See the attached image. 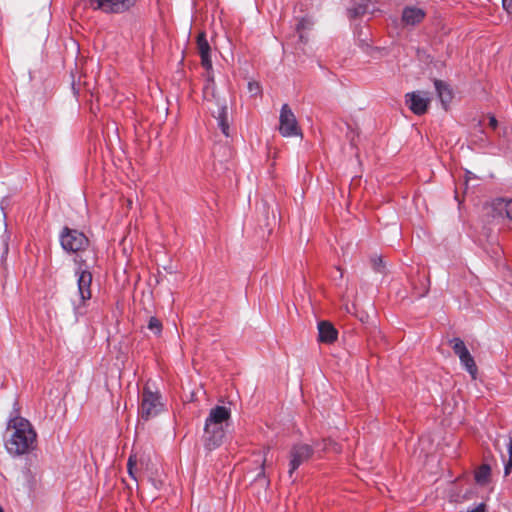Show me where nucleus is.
I'll use <instances>...</instances> for the list:
<instances>
[{"instance_id":"22","label":"nucleus","mask_w":512,"mask_h":512,"mask_svg":"<svg viewBox=\"0 0 512 512\" xmlns=\"http://www.w3.org/2000/svg\"><path fill=\"white\" fill-rule=\"evenodd\" d=\"M200 57H201V64L204 67V69L207 71L212 70L211 54L200 55Z\"/></svg>"},{"instance_id":"29","label":"nucleus","mask_w":512,"mask_h":512,"mask_svg":"<svg viewBox=\"0 0 512 512\" xmlns=\"http://www.w3.org/2000/svg\"><path fill=\"white\" fill-rule=\"evenodd\" d=\"M264 463H265V460L263 461V463L261 465V473H264Z\"/></svg>"},{"instance_id":"28","label":"nucleus","mask_w":512,"mask_h":512,"mask_svg":"<svg viewBox=\"0 0 512 512\" xmlns=\"http://www.w3.org/2000/svg\"><path fill=\"white\" fill-rule=\"evenodd\" d=\"M346 16L350 22H352V8H346Z\"/></svg>"},{"instance_id":"8","label":"nucleus","mask_w":512,"mask_h":512,"mask_svg":"<svg viewBox=\"0 0 512 512\" xmlns=\"http://www.w3.org/2000/svg\"><path fill=\"white\" fill-rule=\"evenodd\" d=\"M279 133L283 137H296L301 135V129L295 114L288 104H283L279 115Z\"/></svg>"},{"instance_id":"20","label":"nucleus","mask_w":512,"mask_h":512,"mask_svg":"<svg viewBox=\"0 0 512 512\" xmlns=\"http://www.w3.org/2000/svg\"><path fill=\"white\" fill-rule=\"evenodd\" d=\"M451 347L454 351V353L459 356L460 354L464 353L466 350H468L464 344V342L460 338H454L450 340Z\"/></svg>"},{"instance_id":"16","label":"nucleus","mask_w":512,"mask_h":512,"mask_svg":"<svg viewBox=\"0 0 512 512\" xmlns=\"http://www.w3.org/2000/svg\"><path fill=\"white\" fill-rule=\"evenodd\" d=\"M458 357L460 359V362L466 368V370L470 373L472 378H476L477 367H476L475 361H474L473 357L471 356L470 352L468 350H466L464 353L460 354Z\"/></svg>"},{"instance_id":"6","label":"nucleus","mask_w":512,"mask_h":512,"mask_svg":"<svg viewBox=\"0 0 512 512\" xmlns=\"http://www.w3.org/2000/svg\"><path fill=\"white\" fill-rule=\"evenodd\" d=\"M61 248L68 254L85 251L90 244L88 237L81 231L64 226L59 233Z\"/></svg>"},{"instance_id":"13","label":"nucleus","mask_w":512,"mask_h":512,"mask_svg":"<svg viewBox=\"0 0 512 512\" xmlns=\"http://www.w3.org/2000/svg\"><path fill=\"white\" fill-rule=\"evenodd\" d=\"M230 416L231 410L229 408L218 405L210 410L205 422H207V426H210V423L224 425L230 419Z\"/></svg>"},{"instance_id":"32","label":"nucleus","mask_w":512,"mask_h":512,"mask_svg":"<svg viewBox=\"0 0 512 512\" xmlns=\"http://www.w3.org/2000/svg\"><path fill=\"white\" fill-rule=\"evenodd\" d=\"M0 512H4L1 506H0Z\"/></svg>"},{"instance_id":"12","label":"nucleus","mask_w":512,"mask_h":512,"mask_svg":"<svg viewBox=\"0 0 512 512\" xmlns=\"http://www.w3.org/2000/svg\"><path fill=\"white\" fill-rule=\"evenodd\" d=\"M425 10L417 6H406L402 11V22L407 26H415L423 21Z\"/></svg>"},{"instance_id":"19","label":"nucleus","mask_w":512,"mask_h":512,"mask_svg":"<svg viewBox=\"0 0 512 512\" xmlns=\"http://www.w3.org/2000/svg\"><path fill=\"white\" fill-rule=\"evenodd\" d=\"M147 328L155 335V336H160L161 333H162V329H163V326H162V323L161 321L155 317V316H151L148 320V323H147Z\"/></svg>"},{"instance_id":"21","label":"nucleus","mask_w":512,"mask_h":512,"mask_svg":"<svg viewBox=\"0 0 512 512\" xmlns=\"http://www.w3.org/2000/svg\"><path fill=\"white\" fill-rule=\"evenodd\" d=\"M507 448H508L509 458H508V461L505 463V468H504V473L506 476L510 474L511 469H512V439L509 440Z\"/></svg>"},{"instance_id":"9","label":"nucleus","mask_w":512,"mask_h":512,"mask_svg":"<svg viewBox=\"0 0 512 512\" xmlns=\"http://www.w3.org/2000/svg\"><path fill=\"white\" fill-rule=\"evenodd\" d=\"M207 426L204 424L203 446L207 452H211L220 447L225 438L224 425L212 424Z\"/></svg>"},{"instance_id":"27","label":"nucleus","mask_w":512,"mask_h":512,"mask_svg":"<svg viewBox=\"0 0 512 512\" xmlns=\"http://www.w3.org/2000/svg\"><path fill=\"white\" fill-rule=\"evenodd\" d=\"M366 11V6H359L358 8H354V15L355 14H361Z\"/></svg>"},{"instance_id":"30","label":"nucleus","mask_w":512,"mask_h":512,"mask_svg":"<svg viewBox=\"0 0 512 512\" xmlns=\"http://www.w3.org/2000/svg\"><path fill=\"white\" fill-rule=\"evenodd\" d=\"M351 187H352V179L349 182V191L351 190Z\"/></svg>"},{"instance_id":"5","label":"nucleus","mask_w":512,"mask_h":512,"mask_svg":"<svg viewBox=\"0 0 512 512\" xmlns=\"http://www.w3.org/2000/svg\"><path fill=\"white\" fill-rule=\"evenodd\" d=\"M75 275L77 276V287H78V295L79 301H73V314L75 317V321L78 322L80 317L84 316L87 312L86 306L87 302L91 299V283H92V274L87 269H81V267L77 268L75 271Z\"/></svg>"},{"instance_id":"24","label":"nucleus","mask_w":512,"mask_h":512,"mask_svg":"<svg viewBox=\"0 0 512 512\" xmlns=\"http://www.w3.org/2000/svg\"><path fill=\"white\" fill-rule=\"evenodd\" d=\"M127 468H128V474L130 475V477L132 479L136 480V476L133 472V461H132L131 457L128 459Z\"/></svg>"},{"instance_id":"11","label":"nucleus","mask_w":512,"mask_h":512,"mask_svg":"<svg viewBox=\"0 0 512 512\" xmlns=\"http://www.w3.org/2000/svg\"><path fill=\"white\" fill-rule=\"evenodd\" d=\"M491 217L494 219L507 218L512 221V199L498 198L491 202Z\"/></svg>"},{"instance_id":"1","label":"nucleus","mask_w":512,"mask_h":512,"mask_svg":"<svg viewBox=\"0 0 512 512\" xmlns=\"http://www.w3.org/2000/svg\"><path fill=\"white\" fill-rule=\"evenodd\" d=\"M9 427L14 431L5 442L8 454L17 457L29 453L36 441V432L31 423L23 417L16 416L9 420Z\"/></svg>"},{"instance_id":"25","label":"nucleus","mask_w":512,"mask_h":512,"mask_svg":"<svg viewBox=\"0 0 512 512\" xmlns=\"http://www.w3.org/2000/svg\"><path fill=\"white\" fill-rule=\"evenodd\" d=\"M502 6L505 11L511 13L512 11V0H502Z\"/></svg>"},{"instance_id":"3","label":"nucleus","mask_w":512,"mask_h":512,"mask_svg":"<svg viewBox=\"0 0 512 512\" xmlns=\"http://www.w3.org/2000/svg\"><path fill=\"white\" fill-rule=\"evenodd\" d=\"M204 97L206 100L210 101L211 99L215 100V104L217 109L212 112L213 117L217 121V126L221 130L222 134L225 137L231 136V116L229 114L227 103L224 99H220L216 97L215 93V82L213 78H208L206 84L203 88Z\"/></svg>"},{"instance_id":"2","label":"nucleus","mask_w":512,"mask_h":512,"mask_svg":"<svg viewBox=\"0 0 512 512\" xmlns=\"http://www.w3.org/2000/svg\"><path fill=\"white\" fill-rule=\"evenodd\" d=\"M315 451H333L340 453L342 450L341 446L332 439H323L320 442H314L313 445L303 443L294 444L289 452L288 474L290 478L302 464L311 459Z\"/></svg>"},{"instance_id":"18","label":"nucleus","mask_w":512,"mask_h":512,"mask_svg":"<svg viewBox=\"0 0 512 512\" xmlns=\"http://www.w3.org/2000/svg\"><path fill=\"white\" fill-rule=\"evenodd\" d=\"M491 469L488 465L484 464L475 472V479L479 484H485L490 477Z\"/></svg>"},{"instance_id":"7","label":"nucleus","mask_w":512,"mask_h":512,"mask_svg":"<svg viewBox=\"0 0 512 512\" xmlns=\"http://www.w3.org/2000/svg\"><path fill=\"white\" fill-rule=\"evenodd\" d=\"M85 5L93 10L107 14H120L128 11L136 0H84Z\"/></svg>"},{"instance_id":"4","label":"nucleus","mask_w":512,"mask_h":512,"mask_svg":"<svg viewBox=\"0 0 512 512\" xmlns=\"http://www.w3.org/2000/svg\"><path fill=\"white\" fill-rule=\"evenodd\" d=\"M151 383H146L141 393L139 415L144 421L158 416L165 409V403L159 390L154 389Z\"/></svg>"},{"instance_id":"17","label":"nucleus","mask_w":512,"mask_h":512,"mask_svg":"<svg viewBox=\"0 0 512 512\" xmlns=\"http://www.w3.org/2000/svg\"><path fill=\"white\" fill-rule=\"evenodd\" d=\"M197 47L200 55L210 54L211 48L207 40L205 32H201L197 36Z\"/></svg>"},{"instance_id":"10","label":"nucleus","mask_w":512,"mask_h":512,"mask_svg":"<svg viewBox=\"0 0 512 512\" xmlns=\"http://www.w3.org/2000/svg\"><path fill=\"white\" fill-rule=\"evenodd\" d=\"M405 98L407 106L414 114L423 115L426 113L430 104V98L427 93L421 91L411 92L407 93Z\"/></svg>"},{"instance_id":"14","label":"nucleus","mask_w":512,"mask_h":512,"mask_svg":"<svg viewBox=\"0 0 512 512\" xmlns=\"http://www.w3.org/2000/svg\"><path fill=\"white\" fill-rule=\"evenodd\" d=\"M318 340L323 343H332L337 339V330L328 321H320L317 325Z\"/></svg>"},{"instance_id":"15","label":"nucleus","mask_w":512,"mask_h":512,"mask_svg":"<svg viewBox=\"0 0 512 512\" xmlns=\"http://www.w3.org/2000/svg\"><path fill=\"white\" fill-rule=\"evenodd\" d=\"M434 84H435L436 91L438 93V97H439L443 107L446 109L448 104L452 100V91L447 84H445L444 82H442L440 80H436Z\"/></svg>"},{"instance_id":"23","label":"nucleus","mask_w":512,"mask_h":512,"mask_svg":"<svg viewBox=\"0 0 512 512\" xmlns=\"http://www.w3.org/2000/svg\"><path fill=\"white\" fill-rule=\"evenodd\" d=\"M248 91L250 92L251 95L255 96L257 94L260 93L261 89H260V85L258 82H254V81H251V82H248Z\"/></svg>"},{"instance_id":"31","label":"nucleus","mask_w":512,"mask_h":512,"mask_svg":"<svg viewBox=\"0 0 512 512\" xmlns=\"http://www.w3.org/2000/svg\"><path fill=\"white\" fill-rule=\"evenodd\" d=\"M1 209L4 210L3 201L1 202Z\"/></svg>"},{"instance_id":"26","label":"nucleus","mask_w":512,"mask_h":512,"mask_svg":"<svg viewBox=\"0 0 512 512\" xmlns=\"http://www.w3.org/2000/svg\"><path fill=\"white\" fill-rule=\"evenodd\" d=\"M498 125V122L494 116H489V126L493 129H495Z\"/></svg>"}]
</instances>
